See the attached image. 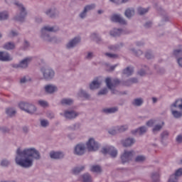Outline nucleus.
I'll return each mask as SVG.
<instances>
[{
    "instance_id": "1",
    "label": "nucleus",
    "mask_w": 182,
    "mask_h": 182,
    "mask_svg": "<svg viewBox=\"0 0 182 182\" xmlns=\"http://www.w3.org/2000/svg\"><path fill=\"white\" fill-rule=\"evenodd\" d=\"M34 160H41V153L35 148H27L21 150L18 148L16 151L15 161L17 166L23 168H31L33 166Z\"/></svg>"
},
{
    "instance_id": "2",
    "label": "nucleus",
    "mask_w": 182,
    "mask_h": 182,
    "mask_svg": "<svg viewBox=\"0 0 182 182\" xmlns=\"http://www.w3.org/2000/svg\"><path fill=\"white\" fill-rule=\"evenodd\" d=\"M59 31L58 27H50L49 26H46L41 29V38L44 39V41H47L48 42H52V38L49 36L48 32H58Z\"/></svg>"
},
{
    "instance_id": "3",
    "label": "nucleus",
    "mask_w": 182,
    "mask_h": 182,
    "mask_svg": "<svg viewBox=\"0 0 182 182\" xmlns=\"http://www.w3.org/2000/svg\"><path fill=\"white\" fill-rule=\"evenodd\" d=\"M105 83L107 87L109 90H111L112 95H116V90H114L115 86L120 85V80L117 78L112 79L110 77H107L105 79Z\"/></svg>"
},
{
    "instance_id": "4",
    "label": "nucleus",
    "mask_w": 182,
    "mask_h": 182,
    "mask_svg": "<svg viewBox=\"0 0 182 182\" xmlns=\"http://www.w3.org/2000/svg\"><path fill=\"white\" fill-rule=\"evenodd\" d=\"M15 4L18 6L20 13L15 17L16 21H18L19 22H23L25 21V18H26V9L19 2L15 3Z\"/></svg>"
},
{
    "instance_id": "5",
    "label": "nucleus",
    "mask_w": 182,
    "mask_h": 182,
    "mask_svg": "<svg viewBox=\"0 0 182 182\" xmlns=\"http://www.w3.org/2000/svg\"><path fill=\"white\" fill-rule=\"evenodd\" d=\"M19 107L21 110H24L26 113L29 114H33L36 112V107L32 104L28 102H21L19 104Z\"/></svg>"
},
{
    "instance_id": "6",
    "label": "nucleus",
    "mask_w": 182,
    "mask_h": 182,
    "mask_svg": "<svg viewBox=\"0 0 182 182\" xmlns=\"http://www.w3.org/2000/svg\"><path fill=\"white\" fill-rule=\"evenodd\" d=\"M43 76L46 80H50L55 76V71L49 68H43L41 69Z\"/></svg>"
},
{
    "instance_id": "7",
    "label": "nucleus",
    "mask_w": 182,
    "mask_h": 182,
    "mask_svg": "<svg viewBox=\"0 0 182 182\" xmlns=\"http://www.w3.org/2000/svg\"><path fill=\"white\" fill-rule=\"evenodd\" d=\"M87 149L88 151H97L99 150V144L93 138H90L87 142Z\"/></svg>"
},
{
    "instance_id": "8",
    "label": "nucleus",
    "mask_w": 182,
    "mask_h": 182,
    "mask_svg": "<svg viewBox=\"0 0 182 182\" xmlns=\"http://www.w3.org/2000/svg\"><path fill=\"white\" fill-rule=\"evenodd\" d=\"M102 153L103 154H109L111 157H116L117 156V150L113 146H107L102 148Z\"/></svg>"
},
{
    "instance_id": "9",
    "label": "nucleus",
    "mask_w": 182,
    "mask_h": 182,
    "mask_svg": "<svg viewBox=\"0 0 182 182\" xmlns=\"http://www.w3.org/2000/svg\"><path fill=\"white\" fill-rule=\"evenodd\" d=\"M133 156H134V151H124L123 155L121 156V159L122 163H127L133 159Z\"/></svg>"
},
{
    "instance_id": "10",
    "label": "nucleus",
    "mask_w": 182,
    "mask_h": 182,
    "mask_svg": "<svg viewBox=\"0 0 182 182\" xmlns=\"http://www.w3.org/2000/svg\"><path fill=\"white\" fill-rule=\"evenodd\" d=\"M85 150H86L85 144H78L74 148V154L76 156H83L85 154Z\"/></svg>"
},
{
    "instance_id": "11",
    "label": "nucleus",
    "mask_w": 182,
    "mask_h": 182,
    "mask_svg": "<svg viewBox=\"0 0 182 182\" xmlns=\"http://www.w3.org/2000/svg\"><path fill=\"white\" fill-rule=\"evenodd\" d=\"M65 119H68V120H72L73 119H76L79 116V113L76 112L75 110H65L63 114Z\"/></svg>"
},
{
    "instance_id": "12",
    "label": "nucleus",
    "mask_w": 182,
    "mask_h": 182,
    "mask_svg": "<svg viewBox=\"0 0 182 182\" xmlns=\"http://www.w3.org/2000/svg\"><path fill=\"white\" fill-rule=\"evenodd\" d=\"M80 43V38L75 37L73 39L70 40L68 43L66 45L67 49H72L75 48L78 43Z\"/></svg>"
},
{
    "instance_id": "13",
    "label": "nucleus",
    "mask_w": 182,
    "mask_h": 182,
    "mask_svg": "<svg viewBox=\"0 0 182 182\" xmlns=\"http://www.w3.org/2000/svg\"><path fill=\"white\" fill-rule=\"evenodd\" d=\"M182 176V168H180L176 171L175 174L170 176L168 182H177V177H181Z\"/></svg>"
},
{
    "instance_id": "14",
    "label": "nucleus",
    "mask_w": 182,
    "mask_h": 182,
    "mask_svg": "<svg viewBox=\"0 0 182 182\" xmlns=\"http://www.w3.org/2000/svg\"><path fill=\"white\" fill-rule=\"evenodd\" d=\"M32 61V57H28L24 58L18 65V68H22L23 69H25L26 68H28V65L31 63Z\"/></svg>"
},
{
    "instance_id": "15",
    "label": "nucleus",
    "mask_w": 182,
    "mask_h": 182,
    "mask_svg": "<svg viewBox=\"0 0 182 182\" xmlns=\"http://www.w3.org/2000/svg\"><path fill=\"white\" fill-rule=\"evenodd\" d=\"M111 21L112 22H118V23H121V25H126V20L123 19V18L119 15H114L111 18Z\"/></svg>"
},
{
    "instance_id": "16",
    "label": "nucleus",
    "mask_w": 182,
    "mask_h": 182,
    "mask_svg": "<svg viewBox=\"0 0 182 182\" xmlns=\"http://www.w3.org/2000/svg\"><path fill=\"white\" fill-rule=\"evenodd\" d=\"M50 159H54L57 160L59 159H63V157H65V154L63 152L51 151L50 153Z\"/></svg>"
},
{
    "instance_id": "17",
    "label": "nucleus",
    "mask_w": 182,
    "mask_h": 182,
    "mask_svg": "<svg viewBox=\"0 0 182 182\" xmlns=\"http://www.w3.org/2000/svg\"><path fill=\"white\" fill-rule=\"evenodd\" d=\"M0 60L2 62H8L12 60V58L6 52H0Z\"/></svg>"
},
{
    "instance_id": "18",
    "label": "nucleus",
    "mask_w": 182,
    "mask_h": 182,
    "mask_svg": "<svg viewBox=\"0 0 182 182\" xmlns=\"http://www.w3.org/2000/svg\"><path fill=\"white\" fill-rule=\"evenodd\" d=\"M134 143H136V141L133 138H127L122 141V145L124 147H130V146H133Z\"/></svg>"
},
{
    "instance_id": "19",
    "label": "nucleus",
    "mask_w": 182,
    "mask_h": 182,
    "mask_svg": "<svg viewBox=\"0 0 182 182\" xmlns=\"http://www.w3.org/2000/svg\"><path fill=\"white\" fill-rule=\"evenodd\" d=\"M147 132V128L146 127H141L135 130L132 131V134H139L141 136V134H144Z\"/></svg>"
},
{
    "instance_id": "20",
    "label": "nucleus",
    "mask_w": 182,
    "mask_h": 182,
    "mask_svg": "<svg viewBox=\"0 0 182 182\" xmlns=\"http://www.w3.org/2000/svg\"><path fill=\"white\" fill-rule=\"evenodd\" d=\"M45 90L47 93H55L58 91V87L53 85H46Z\"/></svg>"
},
{
    "instance_id": "21",
    "label": "nucleus",
    "mask_w": 182,
    "mask_h": 182,
    "mask_svg": "<svg viewBox=\"0 0 182 182\" xmlns=\"http://www.w3.org/2000/svg\"><path fill=\"white\" fill-rule=\"evenodd\" d=\"M119 107H113L111 108H105L102 109L103 113H106V114H109L111 113H116V112H118Z\"/></svg>"
},
{
    "instance_id": "22",
    "label": "nucleus",
    "mask_w": 182,
    "mask_h": 182,
    "mask_svg": "<svg viewBox=\"0 0 182 182\" xmlns=\"http://www.w3.org/2000/svg\"><path fill=\"white\" fill-rule=\"evenodd\" d=\"M99 87H100V82L97 80L92 81L90 85V89H91V90L99 89Z\"/></svg>"
},
{
    "instance_id": "23",
    "label": "nucleus",
    "mask_w": 182,
    "mask_h": 182,
    "mask_svg": "<svg viewBox=\"0 0 182 182\" xmlns=\"http://www.w3.org/2000/svg\"><path fill=\"white\" fill-rule=\"evenodd\" d=\"M6 113L9 117H14L16 114V109L14 108H7Z\"/></svg>"
},
{
    "instance_id": "24",
    "label": "nucleus",
    "mask_w": 182,
    "mask_h": 182,
    "mask_svg": "<svg viewBox=\"0 0 182 182\" xmlns=\"http://www.w3.org/2000/svg\"><path fill=\"white\" fill-rule=\"evenodd\" d=\"M171 110L173 117H175L176 119H180V117H181V116H182L181 112H178V111L174 109V107H171Z\"/></svg>"
},
{
    "instance_id": "25",
    "label": "nucleus",
    "mask_w": 182,
    "mask_h": 182,
    "mask_svg": "<svg viewBox=\"0 0 182 182\" xmlns=\"http://www.w3.org/2000/svg\"><path fill=\"white\" fill-rule=\"evenodd\" d=\"M124 15L127 18H132L134 15V9H127L125 11Z\"/></svg>"
},
{
    "instance_id": "26",
    "label": "nucleus",
    "mask_w": 182,
    "mask_h": 182,
    "mask_svg": "<svg viewBox=\"0 0 182 182\" xmlns=\"http://www.w3.org/2000/svg\"><path fill=\"white\" fill-rule=\"evenodd\" d=\"M122 33H123V31L122 29L114 28L110 32L111 36H120Z\"/></svg>"
},
{
    "instance_id": "27",
    "label": "nucleus",
    "mask_w": 182,
    "mask_h": 182,
    "mask_svg": "<svg viewBox=\"0 0 182 182\" xmlns=\"http://www.w3.org/2000/svg\"><path fill=\"white\" fill-rule=\"evenodd\" d=\"M171 107H178V109L182 110V99L177 100L173 104L171 105Z\"/></svg>"
},
{
    "instance_id": "28",
    "label": "nucleus",
    "mask_w": 182,
    "mask_h": 182,
    "mask_svg": "<svg viewBox=\"0 0 182 182\" xmlns=\"http://www.w3.org/2000/svg\"><path fill=\"white\" fill-rule=\"evenodd\" d=\"M134 69L132 67H127L123 70V74L127 75V76H131L133 75Z\"/></svg>"
},
{
    "instance_id": "29",
    "label": "nucleus",
    "mask_w": 182,
    "mask_h": 182,
    "mask_svg": "<svg viewBox=\"0 0 182 182\" xmlns=\"http://www.w3.org/2000/svg\"><path fill=\"white\" fill-rule=\"evenodd\" d=\"M85 166H77L73 169V174H79L81 171H83L85 170Z\"/></svg>"
},
{
    "instance_id": "30",
    "label": "nucleus",
    "mask_w": 182,
    "mask_h": 182,
    "mask_svg": "<svg viewBox=\"0 0 182 182\" xmlns=\"http://www.w3.org/2000/svg\"><path fill=\"white\" fill-rule=\"evenodd\" d=\"M143 99L141 98H136V99H134L133 101H132V105L133 106H141L143 105Z\"/></svg>"
},
{
    "instance_id": "31",
    "label": "nucleus",
    "mask_w": 182,
    "mask_h": 182,
    "mask_svg": "<svg viewBox=\"0 0 182 182\" xmlns=\"http://www.w3.org/2000/svg\"><path fill=\"white\" fill-rule=\"evenodd\" d=\"M82 182H92V176L89 173H85L82 176Z\"/></svg>"
},
{
    "instance_id": "32",
    "label": "nucleus",
    "mask_w": 182,
    "mask_h": 182,
    "mask_svg": "<svg viewBox=\"0 0 182 182\" xmlns=\"http://www.w3.org/2000/svg\"><path fill=\"white\" fill-rule=\"evenodd\" d=\"M77 95L79 97H85V99H89V97H90V95H89V94L83 91V90H80Z\"/></svg>"
},
{
    "instance_id": "33",
    "label": "nucleus",
    "mask_w": 182,
    "mask_h": 182,
    "mask_svg": "<svg viewBox=\"0 0 182 182\" xmlns=\"http://www.w3.org/2000/svg\"><path fill=\"white\" fill-rule=\"evenodd\" d=\"M163 126H164V122H162V124L155 125L152 129L153 133H157V132H160L161 129H163Z\"/></svg>"
},
{
    "instance_id": "34",
    "label": "nucleus",
    "mask_w": 182,
    "mask_h": 182,
    "mask_svg": "<svg viewBox=\"0 0 182 182\" xmlns=\"http://www.w3.org/2000/svg\"><path fill=\"white\" fill-rule=\"evenodd\" d=\"M4 49H6L7 50H11V49H15V43H7L4 46Z\"/></svg>"
},
{
    "instance_id": "35",
    "label": "nucleus",
    "mask_w": 182,
    "mask_h": 182,
    "mask_svg": "<svg viewBox=\"0 0 182 182\" xmlns=\"http://www.w3.org/2000/svg\"><path fill=\"white\" fill-rule=\"evenodd\" d=\"M91 171H93V173H102V168L99 165L92 166Z\"/></svg>"
},
{
    "instance_id": "36",
    "label": "nucleus",
    "mask_w": 182,
    "mask_h": 182,
    "mask_svg": "<svg viewBox=\"0 0 182 182\" xmlns=\"http://www.w3.org/2000/svg\"><path fill=\"white\" fill-rule=\"evenodd\" d=\"M117 131L118 133H123V132H126L127 129H129V127L127 125H122V126H117Z\"/></svg>"
},
{
    "instance_id": "37",
    "label": "nucleus",
    "mask_w": 182,
    "mask_h": 182,
    "mask_svg": "<svg viewBox=\"0 0 182 182\" xmlns=\"http://www.w3.org/2000/svg\"><path fill=\"white\" fill-rule=\"evenodd\" d=\"M96 8V4H89L85 6L84 10L87 12H89V11H92V9H95Z\"/></svg>"
},
{
    "instance_id": "38",
    "label": "nucleus",
    "mask_w": 182,
    "mask_h": 182,
    "mask_svg": "<svg viewBox=\"0 0 182 182\" xmlns=\"http://www.w3.org/2000/svg\"><path fill=\"white\" fill-rule=\"evenodd\" d=\"M9 16L8 12H0V21H5V19H8Z\"/></svg>"
},
{
    "instance_id": "39",
    "label": "nucleus",
    "mask_w": 182,
    "mask_h": 182,
    "mask_svg": "<svg viewBox=\"0 0 182 182\" xmlns=\"http://www.w3.org/2000/svg\"><path fill=\"white\" fill-rule=\"evenodd\" d=\"M62 105H70L73 103V100L69 98H65L61 100Z\"/></svg>"
},
{
    "instance_id": "40",
    "label": "nucleus",
    "mask_w": 182,
    "mask_h": 182,
    "mask_svg": "<svg viewBox=\"0 0 182 182\" xmlns=\"http://www.w3.org/2000/svg\"><path fill=\"white\" fill-rule=\"evenodd\" d=\"M151 177L154 182H157L160 180V174L159 173H152Z\"/></svg>"
},
{
    "instance_id": "41",
    "label": "nucleus",
    "mask_w": 182,
    "mask_h": 182,
    "mask_svg": "<svg viewBox=\"0 0 182 182\" xmlns=\"http://www.w3.org/2000/svg\"><path fill=\"white\" fill-rule=\"evenodd\" d=\"M137 11L139 15H144V14H147V12H149V9L139 7L138 8Z\"/></svg>"
},
{
    "instance_id": "42",
    "label": "nucleus",
    "mask_w": 182,
    "mask_h": 182,
    "mask_svg": "<svg viewBox=\"0 0 182 182\" xmlns=\"http://www.w3.org/2000/svg\"><path fill=\"white\" fill-rule=\"evenodd\" d=\"M146 160V156L140 155L135 158V161L136 163H141V161H144Z\"/></svg>"
},
{
    "instance_id": "43",
    "label": "nucleus",
    "mask_w": 182,
    "mask_h": 182,
    "mask_svg": "<svg viewBox=\"0 0 182 182\" xmlns=\"http://www.w3.org/2000/svg\"><path fill=\"white\" fill-rule=\"evenodd\" d=\"M110 2H113L114 4H117V5H120V4H126V2H129V0H109Z\"/></svg>"
},
{
    "instance_id": "44",
    "label": "nucleus",
    "mask_w": 182,
    "mask_h": 182,
    "mask_svg": "<svg viewBox=\"0 0 182 182\" xmlns=\"http://www.w3.org/2000/svg\"><path fill=\"white\" fill-rule=\"evenodd\" d=\"M105 56H107V58H109L110 59H117L119 58L117 54H113L110 53H106Z\"/></svg>"
},
{
    "instance_id": "45",
    "label": "nucleus",
    "mask_w": 182,
    "mask_h": 182,
    "mask_svg": "<svg viewBox=\"0 0 182 182\" xmlns=\"http://www.w3.org/2000/svg\"><path fill=\"white\" fill-rule=\"evenodd\" d=\"M109 133L112 136H114V134H117V133H119V131L117 130V127H113L111 129H109Z\"/></svg>"
},
{
    "instance_id": "46",
    "label": "nucleus",
    "mask_w": 182,
    "mask_h": 182,
    "mask_svg": "<svg viewBox=\"0 0 182 182\" xmlns=\"http://www.w3.org/2000/svg\"><path fill=\"white\" fill-rule=\"evenodd\" d=\"M46 15L48 16H50V18H54L55 17V12L52 11L51 9H48L46 11Z\"/></svg>"
},
{
    "instance_id": "47",
    "label": "nucleus",
    "mask_w": 182,
    "mask_h": 182,
    "mask_svg": "<svg viewBox=\"0 0 182 182\" xmlns=\"http://www.w3.org/2000/svg\"><path fill=\"white\" fill-rule=\"evenodd\" d=\"M41 124L42 127H48V126H49V122L46 119H41Z\"/></svg>"
},
{
    "instance_id": "48",
    "label": "nucleus",
    "mask_w": 182,
    "mask_h": 182,
    "mask_svg": "<svg viewBox=\"0 0 182 182\" xmlns=\"http://www.w3.org/2000/svg\"><path fill=\"white\" fill-rule=\"evenodd\" d=\"M91 38L93 39V41H95V42H99L100 41V38L97 33H92L91 35Z\"/></svg>"
},
{
    "instance_id": "49",
    "label": "nucleus",
    "mask_w": 182,
    "mask_h": 182,
    "mask_svg": "<svg viewBox=\"0 0 182 182\" xmlns=\"http://www.w3.org/2000/svg\"><path fill=\"white\" fill-rule=\"evenodd\" d=\"M9 164H10L9 161H8L6 159H4L1 162V166H2L3 167H6V166H9Z\"/></svg>"
},
{
    "instance_id": "50",
    "label": "nucleus",
    "mask_w": 182,
    "mask_h": 182,
    "mask_svg": "<svg viewBox=\"0 0 182 182\" xmlns=\"http://www.w3.org/2000/svg\"><path fill=\"white\" fill-rule=\"evenodd\" d=\"M9 38H14V36H18V32L15 31H11L9 34Z\"/></svg>"
},
{
    "instance_id": "51",
    "label": "nucleus",
    "mask_w": 182,
    "mask_h": 182,
    "mask_svg": "<svg viewBox=\"0 0 182 182\" xmlns=\"http://www.w3.org/2000/svg\"><path fill=\"white\" fill-rule=\"evenodd\" d=\"M38 104L40 105V106H42L43 107H46V106H48V102L43 100H39Z\"/></svg>"
},
{
    "instance_id": "52",
    "label": "nucleus",
    "mask_w": 182,
    "mask_h": 182,
    "mask_svg": "<svg viewBox=\"0 0 182 182\" xmlns=\"http://www.w3.org/2000/svg\"><path fill=\"white\" fill-rule=\"evenodd\" d=\"M86 15H87V11H85L84 9L83 11L80 14V18L84 19V18H86Z\"/></svg>"
},
{
    "instance_id": "53",
    "label": "nucleus",
    "mask_w": 182,
    "mask_h": 182,
    "mask_svg": "<svg viewBox=\"0 0 182 182\" xmlns=\"http://www.w3.org/2000/svg\"><path fill=\"white\" fill-rule=\"evenodd\" d=\"M107 88H103L98 92V95L100 96V95H107Z\"/></svg>"
},
{
    "instance_id": "54",
    "label": "nucleus",
    "mask_w": 182,
    "mask_h": 182,
    "mask_svg": "<svg viewBox=\"0 0 182 182\" xmlns=\"http://www.w3.org/2000/svg\"><path fill=\"white\" fill-rule=\"evenodd\" d=\"M155 122L156 121H154V119H150L146 122V126L151 127L154 124Z\"/></svg>"
},
{
    "instance_id": "55",
    "label": "nucleus",
    "mask_w": 182,
    "mask_h": 182,
    "mask_svg": "<svg viewBox=\"0 0 182 182\" xmlns=\"http://www.w3.org/2000/svg\"><path fill=\"white\" fill-rule=\"evenodd\" d=\"M168 132L167 131H164L161 134V139H166V137H168Z\"/></svg>"
},
{
    "instance_id": "56",
    "label": "nucleus",
    "mask_w": 182,
    "mask_h": 182,
    "mask_svg": "<svg viewBox=\"0 0 182 182\" xmlns=\"http://www.w3.org/2000/svg\"><path fill=\"white\" fill-rule=\"evenodd\" d=\"M145 56L146 59H152V58L154 57L153 54L150 51L146 52Z\"/></svg>"
},
{
    "instance_id": "57",
    "label": "nucleus",
    "mask_w": 182,
    "mask_h": 182,
    "mask_svg": "<svg viewBox=\"0 0 182 182\" xmlns=\"http://www.w3.org/2000/svg\"><path fill=\"white\" fill-rule=\"evenodd\" d=\"M173 55H175V56H178V55H182V50H175L173 51Z\"/></svg>"
},
{
    "instance_id": "58",
    "label": "nucleus",
    "mask_w": 182,
    "mask_h": 182,
    "mask_svg": "<svg viewBox=\"0 0 182 182\" xmlns=\"http://www.w3.org/2000/svg\"><path fill=\"white\" fill-rule=\"evenodd\" d=\"M92 58H93V53H91V52L88 53L85 56V59H88V60L92 59Z\"/></svg>"
},
{
    "instance_id": "59",
    "label": "nucleus",
    "mask_w": 182,
    "mask_h": 182,
    "mask_svg": "<svg viewBox=\"0 0 182 182\" xmlns=\"http://www.w3.org/2000/svg\"><path fill=\"white\" fill-rule=\"evenodd\" d=\"M123 86H132V82H129V80L127 81H123L122 82Z\"/></svg>"
},
{
    "instance_id": "60",
    "label": "nucleus",
    "mask_w": 182,
    "mask_h": 182,
    "mask_svg": "<svg viewBox=\"0 0 182 182\" xmlns=\"http://www.w3.org/2000/svg\"><path fill=\"white\" fill-rule=\"evenodd\" d=\"M129 82H130L133 85V83H137L139 80H137V78L133 77V78H130L129 80Z\"/></svg>"
},
{
    "instance_id": "61",
    "label": "nucleus",
    "mask_w": 182,
    "mask_h": 182,
    "mask_svg": "<svg viewBox=\"0 0 182 182\" xmlns=\"http://www.w3.org/2000/svg\"><path fill=\"white\" fill-rule=\"evenodd\" d=\"M109 49L110 50H117V49H119V47H117L116 46H111L109 47Z\"/></svg>"
},
{
    "instance_id": "62",
    "label": "nucleus",
    "mask_w": 182,
    "mask_h": 182,
    "mask_svg": "<svg viewBox=\"0 0 182 182\" xmlns=\"http://www.w3.org/2000/svg\"><path fill=\"white\" fill-rule=\"evenodd\" d=\"M147 73H146V71L143 70H141L138 72V74L140 75V76H144Z\"/></svg>"
},
{
    "instance_id": "63",
    "label": "nucleus",
    "mask_w": 182,
    "mask_h": 182,
    "mask_svg": "<svg viewBox=\"0 0 182 182\" xmlns=\"http://www.w3.org/2000/svg\"><path fill=\"white\" fill-rule=\"evenodd\" d=\"M29 48V43L27 41H24L23 49H28Z\"/></svg>"
},
{
    "instance_id": "64",
    "label": "nucleus",
    "mask_w": 182,
    "mask_h": 182,
    "mask_svg": "<svg viewBox=\"0 0 182 182\" xmlns=\"http://www.w3.org/2000/svg\"><path fill=\"white\" fill-rule=\"evenodd\" d=\"M176 141L178 143H182V135H179L177 136Z\"/></svg>"
}]
</instances>
